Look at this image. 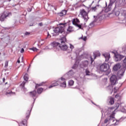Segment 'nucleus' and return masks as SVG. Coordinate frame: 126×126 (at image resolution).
<instances>
[{
    "label": "nucleus",
    "mask_w": 126,
    "mask_h": 126,
    "mask_svg": "<svg viewBox=\"0 0 126 126\" xmlns=\"http://www.w3.org/2000/svg\"><path fill=\"white\" fill-rule=\"evenodd\" d=\"M61 44L60 45V50H63V51H66L67 48H68L66 45L64 44V43L66 42V38L65 36L63 37L61 39Z\"/></svg>",
    "instance_id": "obj_1"
},
{
    "label": "nucleus",
    "mask_w": 126,
    "mask_h": 126,
    "mask_svg": "<svg viewBox=\"0 0 126 126\" xmlns=\"http://www.w3.org/2000/svg\"><path fill=\"white\" fill-rule=\"evenodd\" d=\"M59 25H63V27H57L54 30V32L59 35V33H64V26L65 24L60 23Z\"/></svg>",
    "instance_id": "obj_2"
},
{
    "label": "nucleus",
    "mask_w": 126,
    "mask_h": 126,
    "mask_svg": "<svg viewBox=\"0 0 126 126\" xmlns=\"http://www.w3.org/2000/svg\"><path fill=\"white\" fill-rule=\"evenodd\" d=\"M80 14L82 16L83 18L85 20V21H87L89 18L88 17V14L87 12L85 11L84 9H82L80 10Z\"/></svg>",
    "instance_id": "obj_3"
},
{
    "label": "nucleus",
    "mask_w": 126,
    "mask_h": 126,
    "mask_svg": "<svg viewBox=\"0 0 126 126\" xmlns=\"http://www.w3.org/2000/svg\"><path fill=\"white\" fill-rule=\"evenodd\" d=\"M11 13L4 12L0 16V21H4V19H6L7 16H10Z\"/></svg>",
    "instance_id": "obj_4"
},
{
    "label": "nucleus",
    "mask_w": 126,
    "mask_h": 126,
    "mask_svg": "<svg viewBox=\"0 0 126 126\" xmlns=\"http://www.w3.org/2000/svg\"><path fill=\"white\" fill-rule=\"evenodd\" d=\"M51 46L53 47L54 49L56 51H60L61 50V44L58 42H53V43H51Z\"/></svg>",
    "instance_id": "obj_5"
},
{
    "label": "nucleus",
    "mask_w": 126,
    "mask_h": 126,
    "mask_svg": "<svg viewBox=\"0 0 126 126\" xmlns=\"http://www.w3.org/2000/svg\"><path fill=\"white\" fill-rule=\"evenodd\" d=\"M110 68V66H109L108 64L107 63H103L101 65H100L99 69L100 71H107V70Z\"/></svg>",
    "instance_id": "obj_6"
},
{
    "label": "nucleus",
    "mask_w": 126,
    "mask_h": 126,
    "mask_svg": "<svg viewBox=\"0 0 126 126\" xmlns=\"http://www.w3.org/2000/svg\"><path fill=\"white\" fill-rule=\"evenodd\" d=\"M118 78L115 75H113L110 78V81L112 85H115L117 83Z\"/></svg>",
    "instance_id": "obj_7"
},
{
    "label": "nucleus",
    "mask_w": 126,
    "mask_h": 126,
    "mask_svg": "<svg viewBox=\"0 0 126 126\" xmlns=\"http://www.w3.org/2000/svg\"><path fill=\"white\" fill-rule=\"evenodd\" d=\"M124 58V56L120 55V54H115V61L116 62H120V61L122 60V59Z\"/></svg>",
    "instance_id": "obj_8"
},
{
    "label": "nucleus",
    "mask_w": 126,
    "mask_h": 126,
    "mask_svg": "<svg viewBox=\"0 0 126 126\" xmlns=\"http://www.w3.org/2000/svg\"><path fill=\"white\" fill-rule=\"evenodd\" d=\"M59 83H60V82L58 81H54L52 82V85L49 87V88L51 89V88H53V87H55V86H58V85H59Z\"/></svg>",
    "instance_id": "obj_9"
},
{
    "label": "nucleus",
    "mask_w": 126,
    "mask_h": 126,
    "mask_svg": "<svg viewBox=\"0 0 126 126\" xmlns=\"http://www.w3.org/2000/svg\"><path fill=\"white\" fill-rule=\"evenodd\" d=\"M72 22L73 25L76 26L77 24L80 23V21H79V19L78 18H74L72 20Z\"/></svg>",
    "instance_id": "obj_10"
},
{
    "label": "nucleus",
    "mask_w": 126,
    "mask_h": 126,
    "mask_svg": "<svg viewBox=\"0 0 126 126\" xmlns=\"http://www.w3.org/2000/svg\"><path fill=\"white\" fill-rule=\"evenodd\" d=\"M103 57L105 58V62H109V60H110V58L111 57L110 56L109 53H105L104 54H103Z\"/></svg>",
    "instance_id": "obj_11"
},
{
    "label": "nucleus",
    "mask_w": 126,
    "mask_h": 126,
    "mask_svg": "<svg viewBox=\"0 0 126 126\" xmlns=\"http://www.w3.org/2000/svg\"><path fill=\"white\" fill-rule=\"evenodd\" d=\"M122 66H121V64L120 63H117L113 67V69L114 70H115V71H117V70H119V69H120V68H121Z\"/></svg>",
    "instance_id": "obj_12"
},
{
    "label": "nucleus",
    "mask_w": 126,
    "mask_h": 126,
    "mask_svg": "<svg viewBox=\"0 0 126 126\" xmlns=\"http://www.w3.org/2000/svg\"><path fill=\"white\" fill-rule=\"evenodd\" d=\"M108 101L110 105H114L115 104V100L114 99V97L112 96L108 97Z\"/></svg>",
    "instance_id": "obj_13"
},
{
    "label": "nucleus",
    "mask_w": 126,
    "mask_h": 126,
    "mask_svg": "<svg viewBox=\"0 0 126 126\" xmlns=\"http://www.w3.org/2000/svg\"><path fill=\"white\" fill-rule=\"evenodd\" d=\"M30 95L31 97H32V98H34V97H35L36 95H37V92L36 91L31 92H30Z\"/></svg>",
    "instance_id": "obj_14"
},
{
    "label": "nucleus",
    "mask_w": 126,
    "mask_h": 126,
    "mask_svg": "<svg viewBox=\"0 0 126 126\" xmlns=\"http://www.w3.org/2000/svg\"><path fill=\"white\" fill-rule=\"evenodd\" d=\"M20 126H27V120H24L20 124Z\"/></svg>",
    "instance_id": "obj_15"
},
{
    "label": "nucleus",
    "mask_w": 126,
    "mask_h": 126,
    "mask_svg": "<svg viewBox=\"0 0 126 126\" xmlns=\"http://www.w3.org/2000/svg\"><path fill=\"white\" fill-rule=\"evenodd\" d=\"M58 14L59 16H63V15H65V14H66V10H62V12L58 13Z\"/></svg>",
    "instance_id": "obj_16"
},
{
    "label": "nucleus",
    "mask_w": 126,
    "mask_h": 126,
    "mask_svg": "<svg viewBox=\"0 0 126 126\" xmlns=\"http://www.w3.org/2000/svg\"><path fill=\"white\" fill-rule=\"evenodd\" d=\"M31 110L32 108H31V109H30L29 110H28V111L27 112L26 114V120H28V119H29V117H30V113H31Z\"/></svg>",
    "instance_id": "obj_17"
},
{
    "label": "nucleus",
    "mask_w": 126,
    "mask_h": 126,
    "mask_svg": "<svg viewBox=\"0 0 126 126\" xmlns=\"http://www.w3.org/2000/svg\"><path fill=\"white\" fill-rule=\"evenodd\" d=\"M89 62L87 61H84L83 63V65L84 67H87L88 66Z\"/></svg>",
    "instance_id": "obj_18"
},
{
    "label": "nucleus",
    "mask_w": 126,
    "mask_h": 126,
    "mask_svg": "<svg viewBox=\"0 0 126 126\" xmlns=\"http://www.w3.org/2000/svg\"><path fill=\"white\" fill-rule=\"evenodd\" d=\"M24 79L26 81H28V80L29 79V75L28 74L26 73L24 76Z\"/></svg>",
    "instance_id": "obj_19"
},
{
    "label": "nucleus",
    "mask_w": 126,
    "mask_h": 126,
    "mask_svg": "<svg viewBox=\"0 0 126 126\" xmlns=\"http://www.w3.org/2000/svg\"><path fill=\"white\" fill-rule=\"evenodd\" d=\"M43 90H44V89L42 88H39L37 90V92L38 93V94H41V93H42V92H43Z\"/></svg>",
    "instance_id": "obj_20"
},
{
    "label": "nucleus",
    "mask_w": 126,
    "mask_h": 126,
    "mask_svg": "<svg viewBox=\"0 0 126 126\" xmlns=\"http://www.w3.org/2000/svg\"><path fill=\"white\" fill-rule=\"evenodd\" d=\"M72 29H73L72 27H71V26H69V27H68V28L67 30V31L68 32H72V31H73V30H72Z\"/></svg>",
    "instance_id": "obj_21"
},
{
    "label": "nucleus",
    "mask_w": 126,
    "mask_h": 126,
    "mask_svg": "<svg viewBox=\"0 0 126 126\" xmlns=\"http://www.w3.org/2000/svg\"><path fill=\"white\" fill-rule=\"evenodd\" d=\"M61 86L62 87H66V82L64 81L63 83L61 84Z\"/></svg>",
    "instance_id": "obj_22"
},
{
    "label": "nucleus",
    "mask_w": 126,
    "mask_h": 126,
    "mask_svg": "<svg viewBox=\"0 0 126 126\" xmlns=\"http://www.w3.org/2000/svg\"><path fill=\"white\" fill-rule=\"evenodd\" d=\"M8 94H15V93H13L11 91H8L5 93V95H8Z\"/></svg>",
    "instance_id": "obj_23"
},
{
    "label": "nucleus",
    "mask_w": 126,
    "mask_h": 126,
    "mask_svg": "<svg viewBox=\"0 0 126 126\" xmlns=\"http://www.w3.org/2000/svg\"><path fill=\"white\" fill-rule=\"evenodd\" d=\"M69 85H70V86H72V85H73V84H74V81H73V80H70L69 81Z\"/></svg>",
    "instance_id": "obj_24"
},
{
    "label": "nucleus",
    "mask_w": 126,
    "mask_h": 126,
    "mask_svg": "<svg viewBox=\"0 0 126 126\" xmlns=\"http://www.w3.org/2000/svg\"><path fill=\"white\" fill-rule=\"evenodd\" d=\"M69 48L70 49L69 53H70V52H72V50H73V49H74V46H73V45H72V44H70Z\"/></svg>",
    "instance_id": "obj_25"
},
{
    "label": "nucleus",
    "mask_w": 126,
    "mask_h": 126,
    "mask_svg": "<svg viewBox=\"0 0 126 126\" xmlns=\"http://www.w3.org/2000/svg\"><path fill=\"white\" fill-rule=\"evenodd\" d=\"M116 113H115V111H113L112 112V114L110 115V118H112V119H114L115 118V114Z\"/></svg>",
    "instance_id": "obj_26"
},
{
    "label": "nucleus",
    "mask_w": 126,
    "mask_h": 126,
    "mask_svg": "<svg viewBox=\"0 0 126 126\" xmlns=\"http://www.w3.org/2000/svg\"><path fill=\"white\" fill-rule=\"evenodd\" d=\"M43 86L42 83L36 84V85H35V89H37V87H40V86Z\"/></svg>",
    "instance_id": "obj_27"
},
{
    "label": "nucleus",
    "mask_w": 126,
    "mask_h": 126,
    "mask_svg": "<svg viewBox=\"0 0 126 126\" xmlns=\"http://www.w3.org/2000/svg\"><path fill=\"white\" fill-rule=\"evenodd\" d=\"M100 53H97V54H94V59L95 60V59H96V58H97V57H99V56H100Z\"/></svg>",
    "instance_id": "obj_28"
},
{
    "label": "nucleus",
    "mask_w": 126,
    "mask_h": 126,
    "mask_svg": "<svg viewBox=\"0 0 126 126\" xmlns=\"http://www.w3.org/2000/svg\"><path fill=\"white\" fill-rule=\"evenodd\" d=\"M30 50H32V51H33V52H37L38 51V49L35 47H33L32 48H31Z\"/></svg>",
    "instance_id": "obj_29"
},
{
    "label": "nucleus",
    "mask_w": 126,
    "mask_h": 126,
    "mask_svg": "<svg viewBox=\"0 0 126 126\" xmlns=\"http://www.w3.org/2000/svg\"><path fill=\"white\" fill-rule=\"evenodd\" d=\"M119 107H120V104L119 103H116L115 104V108H116V110L118 109Z\"/></svg>",
    "instance_id": "obj_30"
},
{
    "label": "nucleus",
    "mask_w": 126,
    "mask_h": 126,
    "mask_svg": "<svg viewBox=\"0 0 126 126\" xmlns=\"http://www.w3.org/2000/svg\"><path fill=\"white\" fill-rule=\"evenodd\" d=\"M75 26H76V27H78V28H79L80 29H82V25H79L78 24H77V25H76Z\"/></svg>",
    "instance_id": "obj_31"
},
{
    "label": "nucleus",
    "mask_w": 126,
    "mask_h": 126,
    "mask_svg": "<svg viewBox=\"0 0 126 126\" xmlns=\"http://www.w3.org/2000/svg\"><path fill=\"white\" fill-rule=\"evenodd\" d=\"M86 75H90V71L88 70V69H86Z\"/></svg>",
    "instance_id": "obj_32"
},
{
    "label": "nucleus",
    "mask_w": 126,
    "mask_h": 126,
    "mask_svg": "<svg viewBox=\"0 0 126 126\" xmlns=\"http://www.w3.org/2000/svg\"><path fill=\"white\" fill-rule=\"evenodd\" d=\"M26 83V82H23L21 84V86H22L23 88H24V86H25V84Z\"/></svg>",
    "instance_id": "obj_33"
},
{
    "label": "nucleus",
    "mask_w": 126,
    "mask_h": 126,
    "mask_svg": "<svg viewBox=\"0 0 126 126\" xmlns=\"http://www.w3.org/2000/svg\"><path fill=\"white\" fill-rule=\"evenodd\" d=\"M8 66V61H6L5 63V67Z\"/></svg>",
    "instance_id": "obj_34"
},
{
    "label": "nucleus",
    "mask_w": 126,
    "mask_h": 126,
    "mask_svg": "<svg viewBox=\"0 0 126 126\" xmlns=\"http://www.w3.org/2000/svg\"><path fill=\"white\" fill-rule=\"evenodd\" d=\"M115 98H116L117 99H119L120 98V94H117L115 95Z\"/></svg>",
    "instance_id": "obj_35"
},
{
    "label": "nucleus",
    "mask_w": 126,
    "mask_h": 126,
    "mask_svg": "<svg viewBox=\"0 0 126 126\" xmlns=\"http://www.w3.org/2000/svg\"><path fill=\"white\" fill-rule=\"evenodd\" d=\"M108 119H106L105 120H104V124H107V123H108Z\"/></svg>",
    "instance_id": "obj_36"
},
{
    "label": "nucleus",
    "mask_w": 126,
    "mask_h": 126,
    "mask_svg": "<svg viewBox=\"0 0 126 126\" xmlns=\"http://www.w3.org/2000/svg\"><path fill=\"white\" fill-rule=\"evenodd\" d=\"M82 39L84 41H86L87 37H86V36H85L84 37L82 38Z\"/></svg>",
    "instance_id": "obj_37"
},
{
    "label": "nucleus",
    "mask_w": 126,
    "mask_h": 126,
    "mask_svg": "<svg viewBox=\"0 0 126 126\" xmlns=\"http://www.w3.org/2000/svg\"><path fill=\"white\" fill-rule=\"evenodd\" d=\"M96 6L93 7L92 8V9H93V10H96Z\"/></svg>",
    "instance_id": "obj_38"
},
{
    "label": "nucleus",
    "mask_w": 126,
    "mask_h": 126,
    "mask_svg": "<svg viewBox=\"0 0 126 126\" xmlns=\"http://www.w3.org/2000/svg\"><path fill=\"white\" fill-rule=\"evenodd\" d=\"M91 63H93V62L94 61V60H93V58H92V57H91Z\"/></svg>",
    "instance_id": "obj_39"
},
{
    "label": "nucleus",
    "mask_w": 126,
    "mask_h": 126,
    "mask_svg": "<svg viewBox=\"0 0 126 126\" xmlns=\"http://www.w3.org/2000/svg\"><path fill=\"white\" fill-rule=\"evenodd\" d=\"M24 52V49L22 48L20 52L22 54V53H23Z\"/></svg>",
    "instance_id": "obj_40"
},
{
    "label": "nucleus",
    "mask_w": 126,
    "mask_h": 126,
    "mask_svg": "<svg viewBox=\"0 0 126 126\" xmlns=\"http://www.w3.org/2000/svg\"><path fill=\"white\" fill-rule=\"evenodd\" d=\"M47 38H51V35H50L49 32H48Z\"/></svg>",
    "instance_id": "obj_41"
},
{
    "label": "nucleus",
    "mask_w": 126,
    "mask_h": 126,
    "mask_svg": "<svg viewBox=\"0 0 126 126\" xmlns=\"http://www.w3.org/2000/svg\"><path fill=\"white\" fill-rule=\"evenodd\" d=\"M39 26H43V23H40L38 24Z\"/></svg>",
    "instance_id": "obj_42"
},
{
    "label": "nucleus",
    "mask_w": 126,
    "mask_h": 126,
    "mask_svg": "<svg viewBox=\"0 0 126 126\" xmlns=\"http://www.w3.org/2000/svg\"><path fill=\"white\" fill-rule=\"evenodd\" d=\"M25 35H30V32H26V33H25Z\"/></svg>",
    "instance_id": "obj_43"
},
{
    "label": "nucleus",
    "mask_w": 126,
    "mask_h": 126,
    "mask_svg": "<svg viewBox=\"0 0 126 126\" xmlns=\"http://www.w3.org/2000/svg\"><path fill=\"white\" fill-rule=\"evenodd\" d=\"M61 80H62V81H64V80H65V79H64V78L62 77Z\"/></svg>",
    "instance_id": "obj_44"
},
{
    "label": "nucleus",
    "mask_w": 126,
    "mask_h": 126,
    "mask_svg": "<svg viewBox=\"0 0 126 126\" xmlns=\"http://www.w3.org/2000/svg\"><path fill=\"white\" fill-rule=\"evenodd\" d=\"M2 81H3V83H4L5 82V78H3L2 79Z\"/></svg>",
    "instance_id": "obj_45"
},
{
    "label": "nucleus",
    "mask_w": 126,
    "mask_h": 126,
    "mask_svg": "<svg viewBox=\"0 0 126 126\" xmlns=\"http://www.w3.org/2000/svg\"><path fill=\"white\" fill-rule=\"evenodd\" d=\"M17 63H20V60H19V59L17 60Z\"/></svg>",
    "instance_id": "obj_46"
},
{
    "label": "nucleus",
    "mask_w": 126,
    "mask_h": 126,
    "mask_svg": "<svg viewBox=\"0 0 126 126\" xmlns=\"http://www.w3.org/2000/svg\"><path fill=\"white\" fill-rule=\"evenodd\" d=\"M124 72H123V73L122 74H121V75H124Z\"/></svg>",
    "instance_id": "obj_47"
},
{
    "label": "nucleus",
    "mask_w": 126,
    "mask_h": 126,
    "mask_svg": "<svg viewBox=\"0 0 126 126\" xmlns=\"http://www.w3.org/2000/svg\"><path fill=\"white\" fill-rule=\"evenodd\" d=\"M5 84H7V82H6Z\"/></svg>",
    "instance_id": "obj_48"
},
{
    "label": "nucleus",
    "mask_w": 126,
    "mask_h": 126,
    "mask_svg": "<svg viewBox=\"0 0 126 126\" xmlns=\"http://www.w3.org/2000/svg\"><path fill=\"white\" fill-rule=\"evenodd\" d=\"M111 109H114V107H112Z\"/></svg>",
    "instance_id": "obj_49"
},
{
    "label": "nucleus",
    "mask_w": 126,
    "mask_h": 126,
    "mask_svg": "<svg viewBox=\"0 0 126 126\" xmlns=\"http://www.w3.org/2000/svg\"><path fill=\"white\" fill-rule=\"evenodd\" d=\"M93 2H94V1H93L92 2V3H93Z\"/></svg>",
    "instance_id": "obj_50"
}]
</instances>
